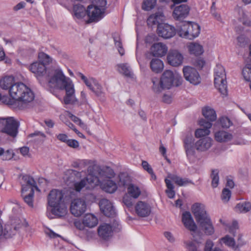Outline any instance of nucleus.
Masks as SVG:
<instances>
[{
  "label": "nucleus",
  "mask_w": 251,
  "mask_h": 251,
  "mask_svg": "<svg viewBox=\"0 0 251 251\" xmlns=\"http://www.w3.org/2000/svg\"><path fill=\"white\" fill-rule=\"evenodd\" d=\"M47 79L50 87L65 91L63 99H60L64 104H78L75 96L74 84L72 80L64 75L59 67H51L48 70Z\"/></svg>",
  "instance_id": "1"
},
{
  "label": "nucleus",
  "mask_w": 251,
  "mask_h": 251,
  "mask_svg": "<svg viewBox=\"0 0 251 251\" xmlns=\"http://www.w3.org/2000/svg\"><path fill=\"white\" fill-rule=\"evenodd\" d=\"M9 97L4 95L3 100L5 104L14 109H23L34 99L31 89L23 82H17L10 89Z\"/></svg>",
  "instance_id": "2"
},
{
  "label": "nucleus",
  "mask_w": 251,
  "mask_h": 251,
  "mask_svg": "<svg viewBox=\"0 0 251 251\" xmlns=\"http://www.w3.org/2000/svg\"><path fill=\"white\" fill-rule=\"evenodd\" d=\"M152 90L155 93H159L163 90L169 89L173 86H179L182 81L181 76L170 70H166L162 75L160 80L152 79Z\"/></svg>",
  "instance_id": "3"
},
{
  "label": "nucleus",
  "mask_w": 251,
  "mask_h": 251,
  "mask_svg": "<svg viewBox=\"0 0 251 251\" xmlns=\"http://www.w3.org/2000/svg\"><path fill=\"white\" fill-rule=\"evenodd\" d=\"M214 85L215 88L219 91L223 97L227 95V83L226 74L224 67L220 65H216L214 69Z\"/></svg>",
  "instance_id": "4"
},
{
  "label": "nucleus",
  "mask_w": 251,
  "mask_h": 251,
  "mask_svg": "<svg viewBox=\"0 0 251 251\" xmlns=\"http://www.w3.org/2000/svg\"><path fill=\"white\" fill-rule=\"evenodd\" d=\"M201 27L198 24L188 22L181 25L178 30V34L181 37L193 40L199 35Z\"/></svg>",
  "instance_id": "5"
},
{
  "label": "nucleus",
  "mask_w": 251,
  "mask_h": 251,
  "mask_svg": "<svg viewBox=\"0 0 251 251\" xmlns=\"http://www.w3.org/2000/svg\"><path fill=\"white\" fill-rule=\"evenodd\" d=\"M202 114L206 119L201 118L198 121L199 126H211L210 122H214L217 119L215 110L210 106H206L202 108Z\"/></svg>",
  "instance_id": "6"
},
{
  "label": "nucleus",
  "mask_w": 251,
  "mask_h": 251,
  "mask_svg": "<svg viewBox=\"0 0 251 251\" xmlns=\"http://www.w3.org/2000/svg\"><path fill=\"white\" fill-rule=\"evenodd\" d=\"M79 75L86 85L98 97L103 96V88L97 80L92 77L87 78L82 74H80Z\"/></svg>",
  "instance_id": "7"
},
{
  "label": "nucleus",
  "mask_w": 251,
  "mask_h": 251,
  "mask_svg": "<svg viewBox=\"0 0 251 251\" xmlns=\"http://www.w3.org/2000/svg\"><path fill=\"white\" fill-rule=\"evenodd\" d=\"M183 73L185 79L191 84L198 85L201 82L200 75L195 68L188 66H184Z\"/></svg>",
  "instance_id": "8"
},
{
  "label": "nucleus",
  "mask_w": 251,
  "mask_h": 251,
  "mask_svg": "<svg viewBox=\"0 0 251 251\" xmlns=\"http://www.w3.org/2000/svg\"><path fill=\"white\" fill-rule=\"evenodd\" d=\"M87 205L85 201L77 198L72 201L70 205V211L75 217H79L86 211Z\"/></svg>",
  "instance_id": "9"
},
{
  "label": "nucleus",
  "mask_w": 251,
  "mask_h": 251,
  "mask_svg": "<svg viewBox=\"0 0 251 251\" xmlns=\"http://www.w3.org/2000/svg\"><path fill=\"white\" fill-rule=\"evenodd\" d=\"M184 60L182 53L177 50H170L167 56V63L173 67L181 66Z\"/></svg>",
  "instance_id": "10"
},
{
  "label": "nucleus",
  "mask_w": 251,
  "mask_h": 251,
  "mask_svg": "<svg viewBox=\"0 0 251 251\" xmlns=\"http://www.w3.org/2000/svg\"><path fill=\"white\" fill-rule=\"evenodd\" d=\"M192 210L197 222L201 223L210 219L205 209L204 206L201 203H196L192 206Z\"/></svg>",
  "instance_id": "11"
},
{
  "label": "nucleus",
  "mask_w": 251,
  "mask_h": 251,
  "mask_svg": "<svg viewBox=\"0 0 251 251\" xmlns=\"http://www.w3.org/2000/svg\"><path fill=\"white\" fill-rule=\"evenodd\" d=\"M104 8H98L90 5L88 6L87 14L91 22H98L104 17Z\"/></svg>",
  "instance_id": "12"
},
{
  "label": "nucleus",
  "mask_w": 251,
  "mask_h": 251,
  "mask_svg": "<svg viewBox=\"0 0 251 251\" xmlns=\"http://www.w3.org/2000/svg\"><path fill=\"white\" fill-rule=\"evenodd\" d=\"M175 28L167 24H159L157 27L158 35L164 39H169L176 34Z\"/></svg>",
  "instance_id": "13"
},
{
  "label": "nucleus",
  "mask_w": 251,
  "mask_h": 251,
  "mask_svg": "<svg viewBox=\"0 0 251 251\" xmlns=\"http://www.w3.org/2000/svg\"><path fill=\"white\" fill-rule=\"evenodd\" d=\"M190 8L185 4H182L175 7L173 12V17L176 20H182L189 15Z\"/></svg>",
  "instance_id": "14"
},
{
  "label": "nucleus",
  "mask_w": 251,
  "mask_h": 251,
  "mask_svg": "<svg viewBox=\"0 0 251 251\" xmlns=\"http://www.w3.org/2000/svg\"><path fill=\"white\" fill-rule=\"evenodd\" d=\"M101 212L107 217H113L116 215V211L112 202L108 200L103 199L99 203Z\"/></svg>",
  "instance_id": "15"
},
{
  "label": "nucleus",
  "mask_w": 251,
  "mask_h": 251,
  "mask_svg": "<svg viewBox=\"0 0 251 251\" xmlns=\"http://www.w3.org/2000/svg\"><path fill=\"white\" fill-rule=\"evenodd\" d=\"M22 185V191H28L31 190H34V189L39 191L36 185V182L31 176L28 175L23 176L21 180Z\"/></svg>",
  "instance_id": "16"
},
{
  "label": "nucleus",
  "mask_w": 251,
  "mask_h": 251,
  "mask_svg": "<svg viewBox=\"0 0 251 251\" xmlns=\"http://www.w3.org/2000/svg\"><path fill=\"white\" fill-rule=\"evenodd\" d=\"M135 210L136 214L141 217H147L151 213V207L147 203L139 201L135 206Z\"/></svg>",
  "instance_id": "17"
},
{
  "label": "nucleus",
  "mask_w": 251,
  "mask_h": 251,
  "mask_svg": "<svg viewBox=\"0 0 251 251\" xmlns=\"http://www.w3.org/2000/svg\"><path fill=\"white\" fill-rule=\"evenodd\" d=\"M50 68L47 69L44 64L39 61L34 62L29 66L31 72L34 74L38 78L46 74L47 75L48 70Z\"/></svg>",
  "instance_id": "18"
},
{
  "label": "nucleus",
  "mask_w": 251,
  "mask_h": 251,
  "mask_svg": "<svg viewBox=\"0 0 251 251\" xmlns=\"http://www.w3.org/2000/svg\"><path fill=\"white\" fill-rule=\"evenodd\" d=\"M63 194L58 190H52L49 194L48 201L49 206H54L55 204L63 203L62 199Z\"/></svg>",
  "instance_id": "19"
},
{
  "label": "nucleus",
  "mask_w": 251,
  "mask_h": 251,
  "mask_svg": "<svg viewBox=\"0 0 251 251\" xmlns=\"http://www.w3.org/2000/svg\"><path fill=\"white\" fill-rule=\"evenodd\" d=\"M168 49L167 46L162 43H155L151 48V53L155 57H161L166 55Z\"/></svg>",
  "instance_id": "20"
},
{
  "label": "nucleus",
  "mask_w": 251,
  "mask_h": 251,
  "mask_svg": "<svg viewBox=\"0 0 251 251\" xmlns=\"http://www.w3.org/2000/svg\"><path fill=\"white\" fill-rule=\"evenodd\" d=\"M120 182L124 186L126 187L127 193L131 197L137 199L141 195V191L137 185L132 183L127 184L125 179L122 178H120Z\"/></svg>",
  "instance_id": "21"
},
{
  "label": "nucleus",
  "mask_w": 251,
  "mask_h": 251,
  "mask_svg": "<svg viewBox=\"0 0 251 251\" xmlns=\"http://www.w3.org/2000/svg\"><path fill=\"white\" fill-rule=\"evenodd\" d=\"M50 207L51 214H48V216L50 219L53 218L51 214L60 217L64 216L67 213V208L64 202L55 204L54 206H50Z\"/></svg>",
  "instance_id": "22"
},
{
  "label": "nucleus",
  "mask_w": 251,
  "mask_h": 251,
  "mask_svg": "<svg viewBox=\"0 0 251 251\" xmlns=\"http://www.w3.org/2000/svg\"><path fill=\"white\" fill-rule=\"evenodd\" d=\"M213 140L209 137L201 138L198 140L195 146L197 151H207L212 145Z\"/></svg>",
  "instance_id": "23"
},
{
  "label": "nucleus",
  "mask_w": 251,
  "mask_h": 251,
  "mask_svg": "<svg viewBox=\"0 0 251 251\" xmlns=\"http://www.w3.org/2000/svg\"><path fill=\"white\" fill-rule=\"evenodd\" d=\"M98 232L100 237L106 240L112 236L113 230L110 225L103 223L99 226Z\"/></svg>",
  "instance_id": "24"
},
{
  "label": "nucleus",
  "mask_w": 251,
  "mask_h": 251,
  "mask_svg": "<svg viewBox=\"0 0 251 251\" xmlns=\"http://www.w3.org/2000/svg\"><path fill=\"white\" fill-rule=\"evenodd\" d=\"M182 221L184 226L192 231H195L197 226L194 222L193 218L189 212H185L183 213Z\"/></svg>",
  "instance_id": "25"
},
{
  "label": "nucleus",
  "mask_w": 251,
  "mask_h": 251,
  "mask_svg": "<svg viewBox=\"0 0 251 251\" xmlns=\"http://www.w3.org/2000/svg\"><path fill=\"white\" fill-rule=\"evenodd\" d=\"M215 140L220 143H226L230 141L233 139L232 134L224 130H220L214 133Z\"/></svg>",
  "instance_id": "26"
},
{
  "label": "nucleus",
  "mask_w": 251,
  "mask_h": 251,
  "mask_svg": "<svg viewBox=\"0 0 251 251\" xmlns=\"http://www.w3.org/2000/svg\"><path fill=\"white\" fill-rule=\"evenodd\" d=\"M187 48L190 54L196 56L201 55L204 52L202 45L197 42H191L187 45Z\"/></svg>",
  "instance_id": "27"
},
{
  "label": "nucleus",
  "mask_w": 251,
  "mask_h": 251,
  "mask_svg": "<svg viewBox=\"0 0 251 251\" xmlns=\"http://www.w3.org/2000/svg\"><path fill=\"white\" fill-rule=\"evenodd\" d=\"M151 70L156 74L160 73L164 69L163 62L160 59L153 58L150 63Z\"/></svg>",
  "instance_id": "28"
},
{
  "label": "nucleus",
  "mask_w": 251,
  "mask_h": 251,
  "mask_svg": "<svg viewBox=\"0 0 251 251\" xmlns=\"http://www.w3.org/2000/svg\"><path fill=\"white\" fill-rule=\"evenodd\" d=\"M14 78L13 76H5L0 79V88L4 90H9L15 84Z\"/></svg>",
  "instance_id": "29"
},
{
  "label": "nucleus",
  "mask_w": 251,
  "mask_h": 251,
  "mask_svg": "<svg viewBox=\"0 0 251 251\" xmlns=\"http://www.w3.org/2000/svg\"><path fill=\"white\" fill-rule=\"evenodd\" d=\"M164 16L162 12H158L151 15L147 20L148 25L150 26H152L155 25L161 24L160 23L163 21Z\"/></svg>",
  "instance_id": "30"
},
{
  "label": "nucleus",
  "mask_w": 251,
  "mask_h": 251,
  "mask_svg": "<svg viewBox=\"0 0 251 251\" xmlns=\"http://www.w3.org/2000/svg\"><path fill=\"white\" fill-rule=\"evenodd\" d=\"M167 178H170L173 181L176 185L179 186H185L189 183L194 184L193 182L187 178H182L176 175L169 174Z\"/></svg>",
  "instance_id": "31"
},
{
  "label": "nucleus",
  "mask_w": 251,
  "mask_h": 251,
  "mask_svg": "<svg viewBox=\"0 0 251 251\" xmlns=\"http://www.w3.org/2000/svg\"><path fill=\"white\" fill-rule=\"evenodd\" d=\"M83 224L88 227H93L98 224V219L93 214H87L83 218Z\"/></svg>",
  "instance_id": "32"
},
{
  "label": "nucleus",
  "mask_w": 251,
  "mask_h": 251,
  "mask_svg": "<svg viewBox=\"0 0 251 251\" xmlns=\"http://www.w3.org/2000/svg\"><path fill=\"white\" fill-rule=\"evenodd\" d=\"M219 243L221 245L223 244H224L226 246L231 248L234 250H236L237 249V247L236 246V243L234 239L228 235H226L224 237L220 238L219 240Z\"/></svg>",
  "instance_id": "33"
},
{
  "label": "nucleus",
  "mask_w": 251,
  "mask_h": 251,
  "mask_svg": "<svg viewBox=\"0 0 251 251\" xmlns=\"http://www.w3.org/2000/svg\"><path fill=\"white\" fill-rule=\"evenodd\" d=\"M204 233L208 235H212L215 231L210 219L200 224Z\"/></svg>",
  "instance_id": "34"
},
{
  "label": "nucleus",
  "mask_w": 251,
  "mask_h": 251,
  "mask_svg": "<svg viewBox=\"0 0 251 251\" xmlns=\"http://www.w3.org/2000/svg\"><path fill=\"white\" fill-rule=\"evenodd\" d=\"M38 58L39 61L44 64L45 66L50 65V64H52L54 65V66H56V62L55 60H53L49 55L44 52L39 53L38 54Z\"/></svg>",
  "instance_id": "35"
},
{
  "label": "nucleus",
  "mask_w": 251,
  "mask_h": 251,
  "mask_svg": "<svg viewBox=\"0 0 251 251\" xmlns=\"http://www.w3.org/2000/svg\"><path fill=\"white\" fill-rule=\"evenodd\" d=\"M29 193H26L27 191H22V196L25 202L30 207L33 206V197L34 190L28 191Z\"/></svg>",
  "instance_id": "36"
},
{
  "label": "nucleus",
  "mask_w": 251,
  "mask_h": 251,
  "mask_svg": "<svg viewBox=\"0 0 251 251\" xmlns=\"http://www.w3.org/2000/svg\"><path fill=\"white\" fill-rule=\"evenodd\" d=\"M117 70L124 75L130 76L132 75L131 68L127 63L119 64L116 66Z\"/></svg>",
  "instance_id": "37"
},
{
  "label": "nucleus",
  "mask_w": 251,
  "mask_h": 251,
  "mask_svg": "<svg viewBox=\"0 0 251 251\" xmlns=\"http://www.w3.org/2000/svg\"><path fill=\"white\" fill-rule=\"evenodd\" d=\"M21 123L18 119L10 117L7 118H0V125L2 126H19Z\"/></svg>",
  "instance_id": "38"
},
{
  "label": "nucleus",
  "mask_w": 251,
  "mask_h": 251,
  "mask_svg": "<svg viewBox=\"0 0 251 251\" xmlns=\"http://www.w3.org/2000/svg\"><path fill=\"white\" fill-rule=\"evenodd\" d=\"M103 190L109 193H113L117 189V186L116 183L112 180H107L104 182L103 185Z\"/></svg>",
  "instance_id": "39"
},
{
  "label": "nucleus",
  "mask_w": 251,
  "mask_h": 251,
  "mask_svg": "<svg viewBox=\"0 0 251 251\" xmlns=\"http://www.w3.org/2000/svg\"><path fill=\"white\" fill-rule=\"evenodd\" d=\"M74 12L75 16L77 19H81L83 18L86 14H87V10L85 7L80 4H76L74 6Z\"/></svg>",
  "instance_id": "40"
},
{
  "label": "nucleus",
  "mask_w": 251,
  "mask_h": 251,
  "mask_svg": "<svg viewBox=\"0 0 251 251\" xmlns=\"http://www.w3.org/2000/svg\"><path fill=\"white\" fill-rule=\"evenodd\" d=\"M235 12H237L238 14V19L239 20L243 23L244 25L247 26H250L251 25V22L250 20L247 18V16L245 15L243 10L240 7H237L235 9Z\"/></svg>",
  "instance_id": "41"
},
{
  "label": "nucleus",
  "mask_w": 251,
  "mask_h": 251,
  "mask_svg": "<svg viewBox=\"0 0 251 251\" xmlns=\"http://www.w3.org/2000/svg\"><path fill=\"white\" fill-rule=\"evenodd\" d=\"M165 182L167 188V189L166 190V193L169 198L172 199L175 196V192L174 190V186L171 182L170 179L165 178Z\"/></svg>",
  "instance_id": "42"
},
{
  "label": "nucleus",
  "mask_w": 251,
  "mask_h": 251,
  "mask_svg": "<svg viewBox=\"0 0 251 251\" xmlns=\"http://www.w3.org/2000/svg\"><path fill=\"white\" fill-rule=\"evenodd\" d=\"M211 126H203L196 130L195 135L197 138L208 135L210 132V128Z\"/></svg>",
  "instance_id": "43"
},
{
  "label": "nucleus",
  "mask_w": 251,
  "mask_h": 251,
  "mask_svg": "<svg viewBox=\"0 0 251 251\" xmlns=\"http://www.w3.org/2000/svg\"><path fill=\"white\" fill-rule=\"evenodd\" d=\"M87 180L84 179L79 181L76 182L74 184V189L76 192H80L83 188L90 189V186L87 185Z\"/></svg>",
  "instance_id": "44"
},
{
  "label": "nucleus",
  "mask_w": 251,
  "mask_h": 251,
  "mask_svg": "<svg viewBox=\"0 0 251 251\" xmlns=\"http://www.w3.org/2000/svg\"><path fill=\"white\" fill-rule=\"evenodd\" d=\"M84 179L87 180V185L90 186V189L93 188L99 183V178L91 174L88 175Z\"/></svg>",
  "instance_id": "45"
},
{
  "label": "nucleus",
  "mask_w": 251,
  "mask_h": 251,
  "mask_svg": "<svg viewBox=\"0 0 251 251\" xmlns=\"http://www.w3.org/2000/svg\"><path fill=\"white\" fill-rule=\"evenodd\" d=\"M236 208L242 213H247L251 209V203L250 202H244L237 204Z\"/></svg>",
  "instance_id": "46"
},
{
  "label": "nucleus",
  "mask_w": 251,
  "mask_h": 251,
  "mask_svg": "<svg viewBox=\"0 0 251 251\" xmlns=\"http://www.w3.org/2000/svg\"><path fill=\"white\" fill-rule=\"evenodd\" d=\"M114 44L116 48H117L119 54L123 56L125 54V50L123 47V45L119 36L113 37Z\"/></svg>",
  "instance_id": "47"
},
{
  "label": "nucleus",
  "mask_w": 251,
  "mask_h": 251,
  "mask_svg": "<svg viewBox=\"0 0 251 251\" xmlns=\"http://www.w3.org/2000/svg\"><path fill=\"white\" fill-rule=\"evenodd\" d=\"M17 127L18 126H4L1 131L12 137H15L18 133Z\"/></svg>",
  "instance_id": "48"
},
{
  "label": "nucleus",
  "mask_w": 251,
  "mask_h": 251,
  "mask_svg": "<svg viewBox=\"0 0 251 251\" xmlns=\"http://www.w3.org/2000/svg\"><path fill=\"white\" fill-rule=\"evenodd\" d=\"M211 178L212 179L211 186L213 188H216L218 186L219 181V172L217 170H213L212 171L211 175Z\"/></svg>",
  "instance_id": "49"
},
{
  "label": "nucleus",
  "mask_w": 251,
  "mask_h": 251,
  "mask_svg": "<svg viewBox=\"0 0 251 251\" xmlns=\"http://www.w3.org/2000/svg\"><path fill=\"white\" fill-rule=\"evenodd\" d=\"M157 0H144L142 4V9L149 11L153 9L156 5Z\"/></svg>",
  "instance_id": "50"
},
{
  "label": "nucleus",
  "mask_w": 251,
  "mask_h": 251,
  "mask_svg": "<svg viewBox=\"0 0 251 251\" xmlns=\"http://www.w3.org/2000/svg\"><path fill=\"white\" fill-rule=\"evenodd\" d=\"M242 75L245 80L251 82V65H247L242 70Z\"/></svg>",
  "instance_id": "51"
},
{
  "label": "nucleus",
  "mask_w": 251,
  "mask_h": 251,
  "mask_svg": "<svg viewBox=\"0 0 251 251\" xmlns=\"http://www.w3.org/2000/svg\"><path fill=\"white\" fill-rule=\"evenodd\" d=\"M231 191L227 188H225L222 193L221 199L224 202H227L231 197Z\"/></svg>",
  "instance_id": "52"
},
{
  "label": "nucleus",
  "mask_w": 251,
  "mask_h": 251,
  "mask_svg": "<svg viewBox=\"0 0 251 251\" xmlns=\"http://www.w3.org/2000/svg\"><path fill=\"white\" fill-rule=\"evenodd\" d=\"M184 244L187 251H199L195 243L192 241H185Z\"/></svg>",
  "instance_id": "53"
},
{
  "label": "nucleus",
  "mask_w": 251,
  "mask_h": 251,
  "mask_svg": "<svg viewBox=\"0 0 251 251\" xmlns=\"http://www.w3.org/2000/svg\"><path fill=\"white\" fill-rule=\"evenodd\" d=\"M92 3L91 5L97 7L98 8H106V0H90Z\"/></svg>",
  "instance_id": "54"
},
{
  "label": "nucleus",
  "mask_w": 251,
  "mask_h": 251,
  "mask_svg": "<svg viewBox=\"0 0 251 251\" xmlns=\"http://www.w3.org/2000/svg\"><path fill=\"white\" fill-rule=\"evenodd\" d=\"M218 124L221 125V126H230L232 124L230 120L225 116H223L219 118Z\"/></svg>",
  "instance_id": "55"
},
{
  "label": "nucleus",
  "mask_w": 251,
  "mask_h": 251,
  "mask_svg": "<svg viewBox=\"0 0 251 251\" xmlns=\"http://www.w3.org/2000/svg\"><path fill=\"white\" fill-rule=\"evenodd\" d=\"M123 202L127 207H130L132 206V198L127 195H125L123 197Z\"/></svg>",
  "instance_id": "56"
},
{
  "label": "nucleus",
  "mask_w": 251,
  "mask_h": 251,
  "mask_svg": "<svg viewBox=\"0 0 251 251\" xmlns=\"http://www.w3.org/2000/svg\"><path fill=\"white\" fill-rule=\"evenodd\" d=\"M238 45L240 47H244L248 43V39L244 36L240 35L237 38Z\"/></svg>",
  "instance_id": "57"
},
{
  "label": "nucleus",
  "mask_w": 251,
  "mask_h": 251,
  "mask_svg": "<svg viewBox=\"0 0 251 251\" xmlns=\"http://www.w3.org/2000/svg\"><path fill=\"white\" fill-rule=\"evenodd\" d=\"M142 166L143 169L147 171L149 174H152V175H154L153 170L147 161H143L142 163Z\"/></svg>",
  "instance_id": "58"
},
{
  "label": "nucleus",
  "mask_w": 251,
  "mask_h": 251,
  "mask_svg": "<svg viewBox=\"0 0 251 251\" xmlns=\"http://www.w3.org/2000/svg\"><path fill=\"white\" fill-rule=\"evenodd\" d=\"M205 64V62L204 60L201 58L197 59L194 63V65L199 69L202 68Z\"/></svg>",
  "instance_id": "59"
},
{
  "label": "nucleus",
  "mask_w": 251,
  "mask_h": 251,
  "mask_svg": "<svg viewBox=\"0 0 251 251\" xmlns=\"http://www.w3.org/2000/svg\"><path fill=\"white\" fill-rule=\"evenodd\" d=\"M113 232H119L122 229V226L119 223V221L114 220L113 222L112 226H111Z\"/></svg>",
  "instance_id": "60"
},
{
  "label": "nucleus",
  "mask_w": 251,
  "mask_h": 251,
  "mask_svg": "<svg viewBox=\"0 0 251 251\" xmlns=\"http://www.w3.org/2000/svg\"><path fill=\"white\" fill-rule=\"evenodd\" d=\"M214 245V243L211 240H207L205 243L204 251H212Z\"/></svg>",
  "instance_id": "61"
},
{
  "label": "nucleus",
  "mask_w": 251,
  "mask_h": 251,
  "mask_svg": "<svg viewBox=\"0 0 251 251\" xmlns=\"http://www.w3.org/2000/svg\"><path fill=\"white\" fill-rule=\"evenodd\" d=\"M87 96L85 93L83 91L81 92L80 99H81V104H84L85 108L88 107Z\"/></svg>",
  "instance_id": "62"
},
{
  "label": "nucleus",
  "mask_w": 251,
  "mask_h": 251,
  "mask_svg": "<svg viewBox=\"0 0 251 251\" xmlns=\"http://www.w3.org/2000/svg\"><path fill=\"white\" fill-rule=\"evenodd\" d=\"M67 144L70 147L73 148H76L79 146L78 142L74 139H69L68 141Z\"/></svg>",
  "instance_id": "63"
},
{
  "label": "nucleus",
  "mask_w": 251,
  "mask_h": 251,
  "mask_svg": "<svg viewBox=\"0 0 251 251\" xmlns=\"http://www.w3.org/2000/svg\"><path fill=\"white\" fill-rule=\"evenodd\" d=\"M46 234L51 238H55L57 237H61V235L54 232L52 230L49 229L46 231Z\"/></svg>",
  "instance_id": "64"
}]
</instances>
